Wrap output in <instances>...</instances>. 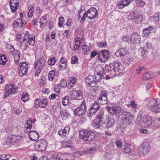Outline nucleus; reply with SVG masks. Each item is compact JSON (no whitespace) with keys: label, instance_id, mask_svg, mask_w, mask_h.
<instances>
[{"label":"nucleus","instance_id":"nucleus-43","mask_svg":"<svg viewBox=\"0 0 160 160\" xmlns=\"http://www.w3.org/2000/svg\"><path fill=\"white\" fill-rule=\"evenodd\" d=\"M15 62L16 64H18L19 61L20 55L19 53L17 52L13 55Z\"/></svg>","mask_w":160,"mask_h":160},{"label":"nucleus","instance_id":"nucleus-37","mask_svg":"<svg viewBox=\"0 0 160 160\" xmlns=\"http://www.w3.org/2000/svg\"><path fill=\"white\" fill-rule=\"evenodd\" d=\"M29 98V95L28 93L26 92H24L22 95L21 99L24 102H25L28 100Z\"/></svg>","mask_w":160,"mask_h":160},{"label":"nucleus","instance_id":"nucleus-31","mask_svg":"<svg viewBox=\"0 0 160 160\" xmlns=\"http://www.w3.org/2000/svg\"><path fill=\"white\" fill-rule=\"evenodd\" d=\"M98 102L101 104H105L108 102V99L106 97L100 96L98 99Z\"/></svg>","mask_w":160,"mask_h":160},{"label":"nucleus","instance_id":"nucleus-58","mask_svg":"<svg viewBox=\"0 0 160 160\" xmlns=\"http://www.w3.org/2000/svg\"><path fill=\"white\" fill-rule=\"evenodd\" d=\"M66 63H59V68L61 70L65 69L66 67Z\"/></svg>","mask_w":160,"mask_h":160},{"label":"nucleus","instance_id":"nucleus-8","mask_svg":"<svg viewBox=\"0 0 160 160\" xmlns=\"http://www.w3.org/2000/svg\"><path fill=\"white\" fill-rule=\"evenodd\" d=\"M70 97L72 99L74 100H81L82 98V95L80 90H72L71 93Z\"/></svg>","mask_w":160,"mask_h":160},{"label":"nucleus","instance_id":"nucleus-45","mask_svg":"<svg viewBox=\"0 0 160 160\" xmlns=\"http://www.w3.org/2000/svg\"><path fill=\"white\" fill-rule=\"evenodd\" d=\"M69 98L68 96H65L62 100V104L64 106H66L69 104Z\"/></svg>","mask_w":160,"mask_h":160},{"label":"nucleus","instance_id":"nucleus-6","mask_svg":"<svg viewBox=\"0 0 160 160\" xmlns=\"http://www.w3.org/2000/svg\"><path fill=\"white\" fill-rule=\"evenodd\" d=\"M48 144L46 140H41L37 141L35 143V149L39 151H45L47 148Z\"/></svg>","mask_w":160,"mask_h":160},{"label":"nucleus","instance_id":"nucleus-30","mask_svg":"<svg viewBox=\"0 0 160 160\" xmlns=\"http://www.w3.org/2000/svg\"><path fill=\"white\" fill-rule=\"evenodd\" d=\"M133 118V117L131 114L130 112H128L126 113L124 119L126 122L129 124L132 122Z\"/></svg>","mask_w":160,"mask_h":160},{"label":"nucleus","instance_id":"nucleus-12","mask_svg":"<svg viewBox=\"0 0 160 160\" xmlns=\"http://www.w3.org/2000/svg\"><path fill=\"white\" fill-rule=\"evenodd\" d=\"M24 37V39L27 40L28 44L30 45L33 46L34 45L35 36L33 34L29 35L28 32H27L25 34Z\"/></svg>","mask_w":160,"mask_h":160},{"label":"nucleus","instance_id":"nucleus-33","mask_svg":"<svg viewBox=\"0 0 160 160\" xmlns=\"http://www.w3.org/2000/svg\"><path fill=\"white\" fill-rule=\"evenodd\" d=\"M28 44L27 40H26V39H24V37L23 40L21 43V48L23 50L26 49L28 46Z\"/></svg>","mask_w":160,"mask_h":160},{"label":"nucleus","instance_id":"nucleus-23","mask_svg":"<svg viewBox=\"0 0 160 160\" xmlns=\"http://www.w3.org/2000/svg\"><path fill=\"white\" fill-rule=\"evenodd\" d=\"M75 44L73 48V50H75L79 48L81 43L82 42L81 38L78 37H75L74 38Z\"/></svg>","mask_w":160,"mask_h":160},{"label":"nucleus","instance_id":"nucleus-3","mask_svg":"<svg viewBox=\"0 0 160 160\" xmlns=\"http://www.w3.org/2000/svg\"><path fill=\"white\" fill-rule=\"evenodd\" d=\"M95 133L86 130H81L79 132V137L84 141H90L95 137Z\"/></svg>","mask_w":160,"mask_h":160},{"label":"nucleus","instance_id":"nucleus-54","mask_svg":"<svg viewBox=\"0 0 160 160\" xmlns=\"http://www.w3.org/2000/svg\"><path fill=\"white\" fill-rule=\"evenodd\" d=\"M15 138L14 139L15 143H17L19 141L21 142L23 140L22 137L21 136H15Z\"/></svg>","mask_w":160,"mask_h":160},{"label":"nucleus","instance_id":"nucleus-40","mask_svg":"<svg viewBox=\"0 0 160 160\" xmlns=\"http://www.w3.org/2000/svg\"><path fill=\"white\" fill-rule=\"evenodd\" d=\"M7 61L6 56L4 55L0 56V64L3 65L6 63Z\"/></svg>","mask_w":160,"mask_h":160},{"label":"nucleus","instance_id":"nucleus-63","mask_svg":"<svg viewBox=\"0 0 160 160\" xmlns=\"http://www.w3.org/2000/svg\"><path fill=\"white\" fill-rule=\"evenodd\" d=\"M144 69L145 68L143 67L140 66L136 70V73H139Z\"/></svg>","mask_w":160,"mask_h":160},{"label":"nucleus","instance_id":"nucleus-44","mask_svg":"<svg viewBox=\"0 0 160 160\" xmlns=\"http://www.w3.org/2000/svg\"><path fill=\"white\" fill-rule=\"evenodd\" d=\"M56 62L55 58L54 57L50 58L48 61V63L49 65H54Z\"/></svg>","mask_w":160,"mask_h":160},{"label":"nucleus","instance_id":"nucleus-24","mask_svg":"<svg viewBox=\"0 0 160 160\" xmlns=\"http://www.w3.org/2000/svg\"><path fill=\"white\" fill-rule=\"evenodd\" d=\"M48 21L46 16H43L40 19V27L41 28H43L47 23Z\"/></svg>","mask_w":160,"mask_h":160},{"label":"nucleus","instance_id":"nucleus-34","mask_svg":"<svg viewBox=\"0 0 160 160\" xmlns=\"http://www.w3.org/2000/svg\"><path fill=\"white\" fill-rule=\"evenodd\" d=\"M154 75L151 72H148L144 74L143 76V78L145 79H149L153 78Z\"/></svg>","mask_w":160,"mask_h":160},{"label":"nucleus","instance_id":"nucleus-60","mask_svg":"<svg viewBox=\"0 0 160 160\" xmlns=\"http://www.w3.org/2000/svg\"><path fill=\"white\" fill-rule=\"evenodd\" d=\"M127 106L128 107H131L133 108H136L137 107V105L134 101H132L130 104L127 105Z\"/></svg>","mask_w":160,"mask_h":160},{"label":"nucleus","instance_id":"nucleus-11","mask_svg":"<svg viewBox=\"0 0 160 160\" xmlns=\"http://www.w3.org/2000/svg\"><path fill=\"white\" fill-rule=\"evenodd\" d=\"M18 87L16 85L12 84H7L5 87V90L10 93L11 94H14L17 92Z\"/></svg>","mask_w":160,"mask_h":160},{"label":"nucleus","instance_id":"nucleus-49","mask_svg":"<svg viewBox=\"0 0 160 160\" xmlns=\"http://www.w3.org/2000/svg\"><path fill=\"white\" fill-rule=\"evenodd\" d=\"M34 11V7L33 6H31L29 10L28 13V17L31 18L32 16Z\"/></svg>","mask_w":160,"mask_h":160},{"label":"nucleus","instance_id":"nucleus-36","mask_svg":"<svg viewBox=\"0 0 160 160\" xmlns=\"http://www.w3.org/2000/svg\"><path fill=\"white\" fill-rule=\"evenodd\" d=\"M102 121V120L96 117L93 120V123L95 125L96 127V128H98L101 125Z\"/></svg>","mask_w":160,"mask_h":160},{"label":"nucleus","instance_id":"nucleus-9","mask_svg":"<svg viewBox=\"0 0 160 160\" xmlns=\"http://www.w3.org/2000/svg\"><path fill=\"white\" fill-rule=\"evenodd\" d=\"M18 73L20 76H23L27 72L28 69V65L25 62H22L19 65Z\"/></svg>","mask_w":160,"mask_h":160},{"label":"nucleus","instance_id":"nucleus-5","mask_svg":"<svg viewBox=\"0 0 160 160\" xmlns=\"http://www.w3.org/2000/svg\"><path fill=\"white\" fill-rule=\"evenodd\" d=\"M45 62V60L43 58H40L36 61L34 66V69L36 70V76H38L41 72Z\"/></svg>","mask_w":160,"mask_h":160},{"label":"nucleus","instance_id":"nucleus-13","mask_svg":"<svg viewBox=\"0 0 160 160\" xmlns=\"http://www.w3.org/2000/svg\"><path fill=\"white\" fill-rule=\"evenodd\" d=\"M86 83L91 87H94L96 84V79L94 75H89L86 78Z\"/></svg>","mask_w":160,"mask_h":160},{"label":"nucleus","instance_id":"nucleus-18","mask_svg":"<svg viewBox=\"0 0 160 160\" xmlns=\"http://www.w3.org/2000/svg\"><path fill=\"white\" fill-rule=\"evenodd\" d=\"M113 66L114 71L118 74L121 73L124 69V67L122 64L117 63L114 64Z\"/></svg>","mask_w":160,"mask_h":160},{"label":"nucleus","instance_id":"nucleus-20","mask_svg":"<svg viewBox=\"0 0 160 160\" xmlns=\"http://www.w3.org/2000/svg\"><path fill=\"white\" fill-rule=\"evenodd\" d=\"M60 155V157L58 155V157L62 160H72L74 158L73 155L71 154L66 153Z\"/></svg>","mask_w":160,"mask_h":160},{"label":"nucleus","instance_id":"nucleus-25","mask_svg":"<svg viewBox=\"0 0 160 160\" xmlns=\"http://www.w3.org/2000/svg\"><path fill=\"white\" fill-rule=\"evenodd\" d=\"M29 137L31 140L35 141L38 139V135L36 132L32 131L29 132Z\"/></svg>","mask_w":160,"mask_h":160},{"label":"nucleus","instance_id":"nucleus-32","mask_svg":"<svg viewBox=\"0 0 160 160\" xmlns=\"http://www.w3.org/2000/svg\"><path fill=\"white\" fill-rule=\"evenodd\" d=\"M15 136L12 135H10L8 137L7 139L6 143L7 144H9L10 143H15L14 139H15Z\"/></svg>","mask_w":160,"mask_h":160},{"label":"nucleus","instance_id":"nucleus-53","mask_svg":"<svg viewBox=\"0 0 160 160\" xmlns=\"http://www.w3.org/2000/svg\"><path fill=\"white\" fill-rule=\"evenodd\" d=\"M137 1L136 4L140 7L144 6L145 4V2L143 0H136Z\"/></svg>","mask_w":160,"mask_h":160},{"label":"nucleus","instance_id":"nucleus-47","mask_svg":"<svg viewBox=\"0 0 160 160\" xmlns=\"http://www.w3.org/2000/svg\"><path fill=\"white\" fill-rule=\"evenodd\" d=\"M153 124L155 126L158 127H160V118H157L154 121Z\"/></svg>","mask_w":160,"mask_h":160},{"label":"nucleus","instance_id":"nucleus-50","mask_svg":"<svg viewBox=\"0 0 160 160\" xmlns=\"http://www.w3.org/2000/svg\"><path fill=\"white\" fill-rule=\"evenodd\" d=\"M64 19L62 17H61L59 19L58 24L59 27H63V24L64 23Z\"/></svg>","mask_w":160,"mask_h":160},{"label":"nucleus","instance_id":"nucleus-42","mask_svg":"<svg viewBox=\"0 0 160 160\" xmlns=\"http://www.w3.org/2000/svg\"><path fill=\"white\" fill-rule=\"evenodd\" d=\"M97 112L96 110H95L91 107L88 110V115L89 117L92 116L94 115Z\"/></svg>","mask_w":160,"mask_h":160},{"label":"nucleus","instance_id":"nucleus-46","mask_svg":"<svg viewBox=\"0 0 160 160\" xmlns=\"http://www.w3.org/2000/svg\"><path fill=\"white\" fill-rule=\"evenodd\" d=\"M78 59L76 56H74L72 57L71 60V63L72 64H78Z\"/></svg>","mask_w":160,"mask_h":160},{"label":"nucleus","instance_id":"nucleus-4","mask_svg":"<svg viewBox=\"0 0 160 160\" xmlns=\"http://www.w3.org/2000/svg\"><path fill=\"white\" fill-rule=\"evenodd\" d=\"M109 52L108 50H101L98 51V59L100 62L105 63L109 59Z\"/></svg>","mask_w":160,"mask_h":160},{"label":"nucleus","instance_id":"nucleus-19","mask_svg":"<svg viewBox=\"0 0 160 160\" xmlns=\"http://www.w3.org/2000/svg\"><path fill=\"white\" fill-rule=\"evenodd\" d=\"M108 110L111 113L116 114L119 113L121 111V109L120 107L116 106L108 107Z\"/></svg>","mask_w":160,"mask_h":160},{"label":"nucleus","instance_id":"nucleus-51","mask_svg":"<svg viewBox=\"0 0 160 160\" xmlns=\"http://www.w3.org/2000/svg\"><path fill=\"white\" fill-rule=\"evenodd\" d=\"M62 117L63 119H65L68 115V113L67 110H64L62 111Z\"/></svg>","mask_w":160,"mask_h":160},{"label":"nucleus","instance_id":"nucleus-22","mask_svg":"<svg viewBox=\"0 0 160 160\" xmlns=\"http://www.w3.org/2000/svg\"><path fill=\"white\" fill-rule=\"evenodd\" d=\"M77 79L75 77H70L68 78L67 87L70 88L72 87L75 83L76 82Z\"/></svg>","mask_w":160,"mask_h":160},{"label":"nucleus","instance_id":"nucleus-55","mask_svg":"<svg viewBox=\"0 0 160 160\" xmlns=\"http://www.w3.org/2000/svg\"><path fill=\"white\" fill-rule=\"evenodd\" d=\"M100 74V72H99L97 73L96 75H94L95 78L96 79V83L97 82H99L101 79V76Z\"/></svg>","mask_w":160,"mask_h":160},{"label":"nucleus","instance_id":"nucleus-27","mask_svg":"<svg viewBox=\"0 0 160 160\" xmlns=\"http://www.w3.org/2000/svg\"><path fill=\"white\" fill-rule=\"evenodd\" d=\"M143 122L146 124L145 127L150 125L152 122V119L151 117L149 116L144 117L143 118Z\"/></svg>","mask_w":160,"mask_h":160},{"label":"nucleus","instance_id":"nucleus-59","mask_svg":"<svg viewBox=\"0 0 160 160\" xmlns=\"http://www.w3.org/2000/svg\"><path fill=\"white\" fill-rule=\"evenodd\" d=\"M107 45V44L105 41H103L102 42H100L98 43V46L100 48L105 47Z\"/></svg>","mask_w":160,"mask_h":160},{"label":"nucleus","instance_id":"nucleus-38","mask_svg":"<svg viewBox=\"0 0 160 160\" xmlns=\"http://www.w3.org/2000/svg\"><path fill=\"white\" fill-rule=\"evenodd\" d=\"M159 18V13L158 12L155 13L152 17H151V19L152 21L153 22H156L158 21Z\"/></svg>","mask_w":160,"mask_h":160},{"label":"nucleus","instance_id":"nucleus-15","mask_svg":"<svg viewBox=\"0 0 160 160\" xmlns=\"http://www.w3.org/2000/svg\"><path fill=\"white\" fill-rule=\"evenodd\" d=\"M19 2V1L18 0H10V6L12 12H15L18 8Z\"/></svg>","mask_w":160,"mask_h":160},{"label":"nucleus","instance_id":"nucleus-39","mask_svg":"<svg viewBox=\"0 0 160 160\" xmlns=\"http://www.w3.org/2000/svg\"><path fill=\"white\" fill-rule=\"evenodd\" d=\"M48 101L46 99H42L40 100V107L42 108H46L48 105Z\"/></svg>","mask_w":160,"mask_h":160},{"label":"nucleus","instance_id":"nucleus-16","mask_svg":"<svg viewBox=\"0 0 160 160\" xmlns=\"http://www.w3.org/2000/svg\"><path fill=\"white\" fill-rule=\"evenodd\" d=\"M133 1V0H121L118 3V7L119 9H122L129 5Z\"/></svg>","mask_w":160,"mask_h":160},{"label":"nucleus","instance_id":"nucleus-52","mask_svg":"<svg viewBox=\"0 0 160 160\" xmlns=\"http://www.w3.org/2000/svg\"><path fill=\"white\" fill-rule=\"evenodd\" d=\"M149 29V28H146L143 30V37H147L148 36L149 34L150 33L148 32L149 30H148Z\"/></svg>","mask_w":160,"mask_h":160},{"label":"nucleus","instance_id":"nucleus-21","mask_svg":"<svg viewBox=\"0 0 160 160\" xmlns=\"http://www.w3.org/2000/svg\"><path fill=\"white\" fill-rule=\"evenodd\" d=\"M26 23L25 20H22V18L17 19L13 22V25L15 27H17L19 26H24Z\"/></svg>","mask_w":160,"mask_h":160},{"label":"nucleus","instance_id":"nucleus-14","mask_svg":"<svg viewBox=\"0 0 160 160\" xmlns=\"http://www.w3.org/2000/svg\"><path fill=\"white\" fill-rule=\"evenodd\" d=\"M114 122L115 121L114 119L110 117L107 118L104 121L105 127L108 129L112 127L114 125Z\"/></svg>","mask_w":160,"mask_h":160},{"label":"nucleus","instance_id":"nucleus-29","mask_svg":"<svg viewBox=\"0 0 160 160\" xmlns=\"http://www.w3.org/2000/svg\"><path fill=\"white\" fill-rule=\"evenodd\" d=\"M126 54V51L124 48H121L117 51L115 53V55L117 57L123 56Z\"/></svg>","mask_w":160,"mask_h":160},{"label":"nucleus","instance_id":"nucleus-17","mask_svg":"<svg viewBox=\"0 0 160 160\" xmlns=\"http://www.w3.org/2000/svg\"><path fill=\"white\" fill-rule=\"evenodd\" d=\"M70 128V127L66 126L63 129L59 130L58 132V133L62 137H66L69 134Z\"/></svg>","mask_w":160,"mask_h":160},{"label":"nucleus","instance_id":"nucleus-28","mask_svg":"<svg viewBox=\"0 0 160 160\" xmlns=\"http://www.w3.org/2000/svg\"><path fill=\"white\" fill-rule=\"evenodd\" d=\"M35 119H32L31 118H29L28 120H27L26 122V123L27 125V126L26 127V130L31 129L32 127V124L35 123Z\"/></svg>","mask_w":160,"mask_h":160},{"label":"nucleus","instance_id":"nucleus-10","mask_svg":"<svg viewBox=\"0 0 160 160\" xmlns=\"http://www.w3.org/2000/svg\"><path fill=\"white\" fill-rule=\"evenodd\" d=\"M86 106L85 102H83L80 106L76 108L74 112L75 114L80 116L83 115L86 111Z\"/></svg>","mask_w":160,"mask_h":160},{"label":"nucleus","instance_id":"nucleus-26","mask_svg":"<svg viewBox=\"0 0 160 160\" xmlns=\"http://www.w3.org/2000/svg\"><path fill=\"white\" fill-rule=\"evenodd\" d=\"M140 38V35L137 33L134 32L130 38V41L132 43L136 42Z\"/></svg>","mask_w":160,"mask_h":160},{"label":"nucleus","instance_id":"nucleus-35","mask_svg":"<svg viewBox=\"0 0 160 160\" xmlns=\"http://www.w3.org/2000/svg\"><path fill=\"white\" fill-rule=\"evenodd\" d=\"M82 52L84 54H87L88 52L90 50V48L88 45L84 44L82 45Z\"/></svg>","mask_w":160,"mask_h":160},{"label":"nucleus","instance_id":"nucleus-61","mask_svg":"<svg viewBox=\"0 0 160 160\" xmlns=\"http://www.w3.org/2000/svg\"><path fill=\"white\" fill-rule=\"evenodd\" d=\"M60 85L63 88L67 86L68 83L65 80H63L61 82Z\"/></svg>","mask_w":160,"mask_h":160},{"label":"nucleus","instance_id":"nucleus-41","mask_svg":"<svg viewBox=\"0 0 160 160\" xmlns=\"http://www.w3.org/2000/svg\"><path fill=\"white\" fill-rule=\"evenodd\" d=\"M55 74V72L54 70L51 71L48 75V79L49 81H52L54 77Z\"/></svg>","mask_w":160,"mask_h":160},{"label":"nucleus","instance_id":"nucleus-62","mask_svg":"<svg viewBox=\"0 0 160 160\" xmlns=\"http://www.w3.org/2000/svg\"><path fill=\"white\" fill-rule=\"evenodd\" d=\"M116 144L117 146L119 148H121L122 147V143L121 140H118L116 142Z\"/></svg>","mask_w":160,"mask_h":160},{"label":"nucleus","instance_id":"nucleus-57","mask_svg":"<svg viewBox=\"0 0 160 160\" xmlns=\"http://www.w3.org/2000/svg\"><path fill=\"white\" fill-rule=\"evenodd\" d=\"M104 115V111L101 110L99 112V114L96 116L98 118L102 121V119Z\"/></svg>","mask_w":160,"mask_h":160},{"label":"nucleus","instance_id":"nucleus-1","mask_svg":"<svg viewBox=\"0 0 160 160\" xmlns=\"http://www.w3.org/2000/svg\"><path fill=\"white\" fill-rule=\"evenodd\" d=\"M98 14L97 9L94 8H92L88 10L86 13L84 10L81 11L79 13L78 19L82 23L86 17L89 19H92L97 17Z\"/></svg>","mask_w":160,"mask_h":160},{"label":"nucleus","instance_id":"nucleus-48","mask_svg":"<svg viewBox=\"0 0 160 160\" xmlns=\"http://www.w3.org/2000/svg\"><path fill=\"white\" fill-rule=\"evenodd\" d=\"M92 108L97 112L100 108V106L96 102H95L91 107Z\"/></svg>","mask_w":160,"mask_h":160},{"label":"nucleus","instance_id":"nucleus-64","mask_svg":"<svg viewBox=\"0 0 160 160\" xmlns=\"http://www.w3.org/2000/svg\"><path fill=\"white\" fill-rule=\"evenodd\" d=\"M98 52L96 51H93L91 52L90 57L91 58H93L97 55L98 56Z\"/></svg>","mask_w":160,"mask_h":160},{"label":"nucleus","instance_id":"nucleus-56","mask_svg":"<svg viewBox=\"0 0 160 160\" xmlns=\"http://www.w3.org/2000/svg\"><path fill=\"white\" fill-rule=\"evenodd\" d=\"M40 100L39 99L37 98L35 99L34 102V106L35 108H38L39 107H40Z\"/></svg>","mask_w":160,"mask_h":160},{"label":"nucleus","instance_id":"nucleus-2","mask_svg":"<svg viewBox=\"0 0 160 160\" xmlns=\"http://www.w3.org/2000/svg\"><path fill=\"white\" fill-rule=\"evenodd\" d=\"M160 104V101L158 99H152L149 102L148 105L149 109L152 112L155 113L160 112V107L158 106Z\"/></svg>","mask_w":160,"mask_h":160},{"label":"nucleus","instance_id":"nucleus-7","mask_svg":"<svg viewBox=\"0 0 160 160\" xmlns=\"http://www.w3.org/2000/svg\"><path fill=\"white\" fill-rule=\"evenodd\" d=\"M150 148L149 143L148 142H145L139 147L138 152L139 153H143L145 154L150 151Z\"/></svg>","mask_w":160,"mask_h":160}]
</instances>
